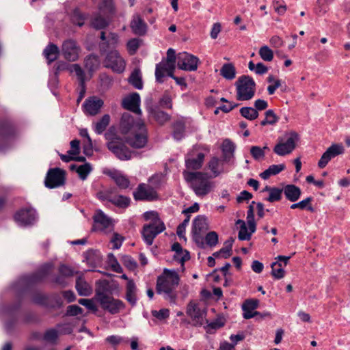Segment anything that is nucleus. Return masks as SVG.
Listing matches in <instances>:
<instances>
[{"mask_svg": "<svg viewBox=\"0 0 350 350\" xmlns=\"http://www.w3.org/2000/svg\"><path fill=\"white\" fill-rule=\"evenodd\" d=\"M126 299L132 306L136 304V286L132 280H129L126 284Z\"/></svg>", "mask_w": 350, "mask_h": 350, "instance_id": "nucleus-28", "label": "nucleus"}, {"mask_svg": "<svg viewBox=\"0 0 350 350\" xmlns=\"http://www.w3.org/2000/svg\"><path fill=\"white\" fill-rule=\"evenodd\" d=\"M62 306V300L59 295L57 294L49 296V308H60Z\"/></svg>", "mask_w": 350, "mask_h": 350, "instance_id": "nucleus-57", "label": "nucleus"}, {"mask_svg": "<svg viewBox=\"0 0 350 350\" xmlns=\"http://www.w3.org/2000/svg\"><path fill=\"white\" fill-rule=\"evenodd\" d=\"M108 21L101 16H96L92 21V25L96 29H103L107 27Z\"/></svg>", "mask_w": 350, "mask_h": 350, "instance_id": "nucleus-44", "label": "nucleus"}, {"mask_svg": "<svg viewBox=\"0 0 350 350\" xmlns=\"http://www.w3.org/2000/svg\"><path fill=\"white\" fill-rule=\"evenodd\" d=\"M186 313L191 319L194 326H202L205 322H208L206 319V308L196 301H191L188 304Z\"/></svg>", "mask_w": 350, "mask_h": 350, "instance_id": "nucleus-6", "label": "nucleus"}, {"mask_svg": "<svg viewBox=\"0 0 350 350\" xmlns=\"http://www.w3.org/2000/svg\"><path fill=\"white\" fill-rule=\"evenodd\" d=\"M142 126H146V124L140 118H135L128 112L122 114L120 124V129L122 134L126 135L134 132Z\"/></svg>", "mask_w": 350, "mask_h": 350, "instance_id": "nucleus-8", "label": "nucleus"}, {"mask_svg": "<svg viewBox=\"0 0 350 350\" xmlns=\"http://www.w3.org/2000/svg\"><path fill=\"white\" fill-rule=\"evenodd\" d=\"M126 143L134 148H144L148 142V131L146 126L126 134Z\"/></svg>", "mask_w": 350, "mask_h": 350, "instance_id": "nucleus-9", "label": "nucleus"}, {"mask_svg": "<svg viewBox=\"0 0 350 350\" xmlns=\"http://www.w3.org/2000/svg\"><path fill=\"white\" fill-rule=\"evenodd\" d=\"M282 189L274 187L269 192V196L266 200L269 202H274L280 201L282 198Z\"/></svg>", "mask_w": 350, "mask_h": 350, "instance_id": "nucleus-47", "label": "nucleus"}, {"mask_svg": "<svg viewBox=\"0 0 350 350\" xmlns=\"http://www.w3.org/2000/svg\"><path fill=\"white\" fill-rule=\"evenodd\" d=\"M237 89V99L238 100H249L252 99L256 91V83L248 75H243L239 77L235 82Z\"/></svg>", "mask_w": 350, "mask_h": 350, "instance_id": "nucleus-3", "label": "nucleus"}, {"mask_svg": "<svg viewBox=\"0 0 350 350\" xmlns=\"http://www.w3.org/2000/svg\"><path fill=\"white\" fill-rule=\"evenodd\" d=\"M129 198L123 196H113L111 199V203L120 207L127 206L129 204Z\"/></svg>", "mask_w": 350, "mask_h": 350, "instance_id": "nucleus-51", "label": "nucleus"}, {"mask_svg": "<svg viewBox=\"0 0 350 350\" xmlns=\"http://www.w3.org/2000/svg\"><path fill=\"white\" fill-rule=\"evenodd\" d=\"M51 268V264H46L43 265L37 272L29 277V283L34 284L41 282L50 273Z\"/></svg>", "mask_w": 350, "mask_h": 350, "instance_id": "nucleus-22", "label": "nucleus"}, {"mask_svg": "<svg viewBox=\"0 0 350 350\" xmlns=\"http://www.w3.org/2000/svg\"><path fill=\"white\" fill-rule=\"evenodd\" d=\"M204 159V154L200 152L196 158L187 159L186 160V166L189 170H199L202 167Z\"/></svg>", "mask_w": 350, "mask_h": 350, "instance_id": "nucleus-31", "label": "nucleus"}, {"mask_svg": "<svg viewBox=\"0 0 350 350\" xmlns=\"http://www.w3.org/2000/svg\"><path fill=\"white\" fill-rule=\"evenodd\" d=\"M34 303L48 307L49 296L42 293H36L32 297Z\"/></svg>", "mask_w": 350, "mask_h": 350, "instance_id": "nucleus-49", "label": "nucleus"}, {"mask_svg": "<svg viewBox=\"0 0 350 350\" xmlns=\"http://www.w3.org/2000/svg\"><path fill=\"white\" fill-rule=\"evenodd\" d=\"M282 190L286 198L291 202L297 201L301 194V189L295 185H287Z\"/></svg>", "mask_w": 350, "mask_h": 350, "instance_id": "nucleus-23", "label": "nucleus"}, {"mask_svg": "<svg viewBox=\"0 0 350 350\" xmlns=\"http://www.w3.org/2000/svg\"><path fill=\"white\" fill-rule=\"evenodd\" d=\"M150 113L154 120L161 125H163L170 120V116L159 109H151Z\"/></svg>", "mask_w": 350, "mask_h": 350, "instance_id": "nucleus-29", "label": "nucleus"}, {"mask_svg": "<svg viewBox=\"0 0 350 350\" xmlns=\"http://www.w3.org/2000/svg\"><path fill=\"white\" fill-rule=\"evenodd\" d=\"M107 174L114 180L116 184L120 189H126L129 187L130 181L125 176H123L116 171L109 172Z\"/></svg>", "mask_w": 350, "mask_h": 350, "instance_id": "nucleus-27", "label": "nucleus"}, {"mask_svg": "<svg viewBox=\"0 0 350 350\" xmlns=\"http://www.w3.org/2000/svg\"><path fill=\"white\" fill-rule=\"evenodd\" d=\"M259 305V301L256 299H246L243 305H242V310H254L256 309L258 307Z\"/></svg>", "mask_w": 350, "mask_h": 350, "instance_id": "nucleus-55", "label": "nucleus"}, {"mask_svg": "<svg viewBox=\"0 0 350 350\" xmlns=\"http://www.w3.org/2000/svg\"><path fill=\"white\" fill-rule=\"evenodd\" d=\"M220 75L226 80H232L236 77V68L232 63L224 64L220 69Z\"/></svg>", "mask_w": 350, "mask_h": 350, "instance_id": "nucleus-32", "label": "nucleus"}, {"mask_svg": "<svg viewBox=\"0 0 350 350\" xmlns=\"http://www.w3.org/2000/svg\"><path fill=\"white\" fill-rule=\"evenodd\" d=\"M183 175L185 180L191 183V188L198 196H206L213 187V183L209 180L211 176L207 173L185 171Z\"/></svg>", "mask_w": 350, "mask_h": 350, "instance_id": "nucleus-2", "label": "nucleus"}, {"mask_svg": "<svg viewBox=\"0 0 350 350\" xmlns=\"http://www.w3.org/2000/svg\"><path fill=\"white\" fill-rule=\"evenodd\" d=\"M224 325V321L221 319H216L215 321L208 323L205 329L208 334H213L214 331L222 327Z\"/></svg>", "mask_w": 350, "mask_h": 350, "instance_id": "nucleus-52", "label": "nucleus"}, {"mask_svg": "<svg viewBox=\"0 0 350 350\" xmlns=\"http://www.w3.org/2000/svg\"><path fill=\"white\" fill-rule=\"evenodd\" d=\"M85 67L90 72H93L98 68L100 60L97 55H90L88 56L84 61Z\"/></svg>", "mask_w": 350, "mask_h": 350, "instance_id": "nucleus-35", "label": "nucleus"}, {"mask_svg": "<svg viewBox=\"0 0 350 350\" xmlns=\"http://www.w3.org/2000/svg\"><path fill=\"white\" fill-rule=\"evenodd\" d=\"M299 140V135L295 132L286 133L284 137H279L273 152L279 156H284L291 153L296 147Z\"/></svg>", "mask_w": 350, "mask_h": 350, "instance_id": "nucleus-5", "label": "nucleus"}, {"mask_svg": "<svg viewBox=\"0 0 350 350\" xmlns=\"http://www.w3.org/2000/svg\"><path fill=\"white\" fill-rule=\"evenodd\" d=\"M131 28L135 34L144 36L146 32L147 25L140 16L135 15L131 21Z\"/></svg>", "mask_w": 350, "mask_h": 350, "instance_id": "nucleus-21", "label": "nucleus"}, {"mask_svg": "<svg viewBox=\"0 0 350 350\" xmlns=\"http://www.w3.org/2000/svg\"><path fill=\"white\" fill-rule=\"evenodd\" d=\"M109 263L111 265L112 269L117 273H122V268L118 262L116 258L114 256L113 254H109L108 255Z\"/></svg>", "mask_w": 350, "mask_h": 350, "instance_id": "nucleus-59", "label": "nucleus"}, {"mask_svg": "<svg viewBox=\"0 0 350 350\" xmlns=\"http://www.w3.org/2000/svg\"><path fill=\"white\" fill-rule=\"evenodd\" d=\"M57 337V331L55 329H50L46 331V332L43 335V340L48 342L53 343L56 341Z\"/></svg>", "mask_w": 350, "mask_h": 350, "instance_id": "nucleus-54", "label": "nucleus"}, {"mask_svg": "<svg viewBox=\"0 0 350 350\" xmlns=\"http://www.w3.org/2000/svg\"><path fill=\"white\" fill-rule=\"evenodd\" d=\"M271 275L275 279H281L284 278L285 271L282 267V264L280 262H274L271 264Z\"/></svg>", "mask_w": 350, "mask_h": 350, "instance_id": "nucleus-42", "label": "nucleus"}, {"mask_svg": "<svg viewBox=\"0 0 350 350\" xmlns=\"http://www.w3.org/2000/svg\"><path fill=\"white\" fill-rule=\"evenodd\" d=\"M79 303L84 306H85L90 310L92 312H96L98 310V308L96 306L94 301L93 299H80L79 300Z\"/></svg>", "mask_w": 350, "mask_h": 350, "instance_id": "nucleus-61", "label": "nucleus"}, {"mask_svg": "<svg viewBox=\"0 0 350 350\" xmlns=\"http://www.w3.org/2000/svg\"><path fill=\"white\" fill-rule=\"evenodd\" d=\"M253 232H248L247 228L246 226H240V230L238 234V238L239 240L243 241L247 240L249 241L251 239L252 234Z\"/></svg>", "mask_w": 350, "mask_h": 350, "instance_id": "nucleus-62", "label": "nucleus"}, {"mask_svg": "<svg viewBox=\"0 0 350 350\" xmlns=\"http://www.w3.org/2000/svg\"><path fill=\"white\" fill-rule=\"evenodd\" d=\"M122 261L124 265L129 269L133 270L137 267L136 262L130 256H123Z\"/></svg>", "mask_w": 350, "mask_h": 350, "instance_id": "nucleus-63", "label": "nucleus"}, {"mask_svg": "<svg viewBox=\"0 0 350 350\" xmlns=\"http://www.w3.org/2000/svg\"><path fill=\"white\" fill-rule=\"evenodd\" d=\"M199 62L198 57L185 52L178 55V68L183 70H196Z\"/></svg>", "mask_w": 350, "mask_h": 350, "instance_id": "nucleus-14", "label": "nucleus"}, {"mask_svg": "<svg viewBox=\"0 0 350 350\" xmlns=\"http://www.w3.org/2000/svg\"><path fill=\"white\" fill-rule=\"evenodd\" d=\"M207 229V224L204 216L198 215L193 222L192 232H202Z\"/></svg>", "mask_w": 350, "mask_h": 350, "instance_id": "nucleus-36", "label": "nucleus"}, {"mask_svg": "<svg viewBox=\"0 0 350 350\" xmlns=\"http://www.w3.org/2000/svg\"><path fill=\"white\" fill-rule=\"evenodd\" d=\"M258 54L262 59L266 62H271L273 59V52L267 45L260 48Z\"/></svg>", "mask_w": 350, "mask_h": 350, "instance_id": "nucleus-43", "label": "nucleus"}, {"mask_svg": "<svg viewBox=\"0 0 350 350\" xmlns=\"http://www.w3.org/2000/svg\"><path fill=\"white\" fill-rule=\"evenodd\" d=\"M179 281V276L175 271L165 269L157 278L156 291L158 294H164L166 299L174 304L177 297L176 288Z\"/></svg>", "mask_w": 350, "mask_h": 350, "instance_id": "nucleus-1", "label": "nucleus"}, {"mask_svg": "<svg viewBox=\"0 0 350 350\" xmlns=\"http://www.w3.org/2000/svg\"><path fill=\"white\" fill-rule=\"evenodd\" d=\"M129 82L133 85L135 88L141 90L143 88V83L142 80L140 70L139 69H135L131 73Z\"/></svg>", "mask_w": 350, "mask_h": 350, "instance_id": "nucleus-37", "label": "nucleus"}, {"mask_svg": "<svg viewBox=\"0 0 350 350\" xmlns=\"http://www.w3.org/2000/svg\"><path fill=\"white\" fill-rule=\"evenodd\" d=\"M103 105V100L96 96L87 99L83 103L85 111L91 116L97 114Z\"/></svg>", "mask_w": 350, "mask_h": 350, "instance_id": "nucleus-20", "label": "nucleus"}, {"mask_svg": "<svg viewBox=\"0 0 350 350\" xmlns=\"http://www.w3.org/2000/svg\"><path fill=\"white\" fill-rule=\"evenodd\" d=\"M76 289L81 296H88L92 292L90 285L81 276L77 279Z\"/></svg>", "mask_w": 350, "mask_h": 350, "instance_id": "nucleus-26", "label": "nucleus"}, {"mask_svg": "<svg viewBox=\"0 0 350 350\" xmlns=\"http://www.w3.org/2000/svg\"><path fill=\"white\" fill-rule=\"evenodd\" d=\"M110 122V116L108 114L104 115L102 118L96 123L95 131L98 134H101L109 125Z\"/></svg>", "mask_w": 350, "mask_h": 350, "instance_id": "nucleus-41", "label": "nucleus"}, {"mask_svg": "<svg viewBox=\"0 0 350 350\" xmlns=\"http://www.w3.org/2000/svg\"><path fill=\"white\" fill-rule=\"evenodd\" d=\"M66 180V172L58 167L49 170L45 180V186L49 189H53L63 186Z\"/></svg>", "mask_w": 350, "mask_h": 350, "instance_id": "nucleus-10", "label": "nucleus"}, {"mask_svg": "<svg viewBox=\"0 0 350 350\" xmlns=\"http://www.w3.org/2000/svg\"><path fill=\"white\" fill-rule=\"evenodd\" d=\"M92 170L90 163H85L77 167V172L82 180H85Z\"/></svg>", "mask_w": 350, "mask_h": 350, "instance_id": "nucleus-50", "label": "nucleus"}, {"mask_svg": "<svg viewBox=\"0 0 350 350\" xmlns=\"http://www.w3.org/2000/svg\"><path fill=\"white\" fill-rule=\"evenodd\" d=\"M79 51L80 47L76 40L73 39H67L62 44V54L68 61H77L79 58Z\"/></svg>", "mask_w": 350, "mask_h": 350, "instance_id": "nucleus-11", "label": "nucleus"}, {"mask_svg": "<svg viewBox=\"0 0 350 350\" xmlns=\"http://www.w3.org/2000/svg\"><path fill=\"white\" fill-rule=\"evenodd\" d=\"M140 40L137 38H133L127 43V48L131 54H134L139 46Z\"/></svg>", "mask_w": 350, "mask_h": 350, "instance_id": "nucleus-64", "label": "nucleus"}, {"mask_svg": "<svg viewBox=\"0 0 350 350\" xmlns=\"http://www.w3.org/2000/svg\"><path fill=\"white\" fill-rule=\"evenodd\" d=\"M157 197V193L150 186H146L144 184H140L137 191L134 193V198L139 200H151Z\"/></svg>", "mask_w": 350, "mask_h": 350, "instance_id": "nucleus-18", "label": "nucleus"}, {"mask_svg": "<svg viewBox=\"0 0 350 350\" xmlns=\"http://www.w3.org/2000/svg\"><path fill=\"white\" fill-rule=\"evenodd\" d=\"M14 218L21 225L31 224L36 219V211L33 208L23 209L16 213Z\"/></svg>", "mask_w": 350, "mask_h": 350, "instance_id": "nucleus-19", "label": "nucleus"}, {"mask_svg": "<svg viewBox=\"0 0 350 350\" xmlns=\"http://www.w3.org/2000/svg\"><path fill=\"white\" fill-rule=\"evenodd\" d=\"M140 97L138 93L134 92L127 97L122 99V106L124 109L135 113L138 115L141 114L139 108Z\"/></svg>", "mask_w": 350, "mask_h": 350, "instance_id": "nucleus-17", "label": "nucleus"}, {"mask_svg": "<svg viewBox=\"0 0 350 350\" xmlns=\"http://www.w3.org/2000/svg\"><path fill=\"white\" fill-rule=\"evenodd\" d=\"M94 225L92 230L94 231H111L113 229L112 222L110 218L101 211H97L93 217Z\"/></svg>", "mask_w": 350, "mask_h": 350, "instance_id": "nucleus-16", "label": "nucleus"}, {"mask_svg": "<svg viewBox=\"0 0 350 350\" xmlns=\"http://www.w3.org/2000/svg\"><path fill=\"white\" fill-rule=\"evenodd\" d=\"M165 229V224L159 218H156L154 221L144 225L142 232L144 241L147 245H151L156 236L164 231Z\"/></svg>", "mask_w": 350, "mask_h": 350, "instance_id": "nucleus-7", "label": "nucleus"}, {"mask_svg": "<svg viewBox=\"0 0 350 350\" xmlns=\"http://www.w3.org/2000/svg\"><path fill=\"white\" fill-rule=\"evenodd\" d=\"M241 115L249 120H254L258 117V112L254 108L244 107L240 109Z\"/></svg>", "mask_w": 350, "mask_h": 350, "instance_id": "nucleus-40", "label": "nucleus"}, {"mask_svg": "<svg viewBox=\"0 0 350 350\" xmlns=\"http://www.w3.org/2000/svg\"><path fill=\"white\" fill-rule=\"evenodd\" d=\"M94 299L100 304L103 310L112 314L118 313L124 308V304L121 300L114 299L111 295L104 292L97 291Z\"/></svg>", "mask_w": 350, "mask_h": 350, "instance_id": "nucleus-4", "label": "nucleus"}, {"mask_svg": "<svg viewBox=\"0 0 350 350\" xmlns=\"http://www.w3.org/2000/svg\"><path fill=\"white\" fill-rule=\"evenodd\" d=\"M173 137L176 140L181 139L185 135V122L183 120H178L172 124Z\"/></svg>", "mask_w": 350, "mask_h": 350, "instance_id": "nucleus-30", "label": "nucleus"}, {"mask_svg": "<svg viewBox=\"0 0 350 350\" xmlns=\"http://www.w3.org/2000/svg\"><path fill=\"white\" fill-rule=\"evenodd\" d=\"M312 200V197H308L307 198H306L297 203L293 204L291 206V209L300 208L301 210L307 208V210L313 213V212H314V209L310 204Z\"/></svg>", "mask_w": 350, "mask_h": 350, "instance_id": "nucleus-39", "label": "nucleus"}, {"mask_svg": "<svg viewBox=\"0 0 350 350\" xmlns=\"http://www.w3.org/2000/svg\"><path fill=\"white\" fill-rule=\"evenodd\" d=\"M345 151L344 146L340 144H332L329 147L326 151L323 154L321 159L318 162L319 168H324L329 161L335 157L342 154Z\"/></svg>", "mask_w": 350, "mask_h": 350, "instance_id": "nucleus-15", "label": "nucleus"}, {"mask_svg": "<svg viewBox=\"0 0 350 350\" xmlns=\"http://www.w3.org/2000/svg\"><path fill=\"white\" fill-rule=\"evenodd\" d=\"M118 41V36L115 33H109L106 42L100 44V51L105 52L108 49L113 48Z\"/></svg>", "mask_w": 350, "mask_h": 350, "instance_id": "nucleus-33", "label": "nucleus"}, {"mask_svg": "<svg viewBox=\"0 0 350 350\" xmlns=\"http://www.w3.org/2000/svg\"><path fill=\"white\" fill-rule=\"evenodd\" d=\"M250 153L255 160L262 159L265 156V152L260 146H254L250 148Z\"/></svg>", "mask_w": 350, "mask_h": 350, "instance_id": "nucleus-58", "label": "nucleus"}, {"mask_svg": "<svg viewBox=\"0 0 350 350\" xmlns=\"http://www.w3.org/2000/svg\"><path fill=\"white\" fill-rule=\"evenodd\" d=\"M167 66L164 65L162 63H159L157 64L155 69V77L156 80L159 83L163 82V78L165 76V73L166 72Z\"/></svg>", "mask_w": 350, "mask_h": 350, "instance_id": "nucleus-48", "label": "nucleus"}, {"mask_svg": "<svg viewBox=\"0 0 350 350\" xmlns=\"http://www.w3.org/2000/svg\"><path fill=\"white\" fill-rule=\"evenodd\" d=\"M223 159L224 161H229L231 158L234 157V152L235 150L234 144L229 139L224 140L221 145Z\"/></svg>", "mask_w": 350, "mask_h": 350, "instance_id": "nucleus-25", "label": "nucleus"}, {"mask_svg": "<svg viewBox=\"0 0 350 350\" xmlns=\"http://www.w3.org/2000/svg\"><path fill=\"white\" fill-rule=\"evenodd\" d=\"M205 241L210 247L215 246L218 243V234L215 231L209 232L205 237Z\"/></svg>", "mask_w": 350, "mask_h": 350, "instance_id": "nucleus-56", "label": "nucleus"}, {"mask_svg": "<svg viewBox=\"0 0 350 350\" xmlns=\"http://www.w3.org/2000/svg\"><path fill=\"white\" fill-rule=\"evenodd\" d=\"M161 63L165 66H170L171 68L173 66H175L176 63V55L175 51L172 49H169L167 52V58L165 60L162 61Z\"/></svg>", "mask_w": 350, "mask_h": 350, "instance_id": "nucleus-53", "label": "nucleus"}, {"mask_svg": "<svg viewBox=\"0 0 350 350\" xmlns=\"http://www.w3.org/2000/svg\"><path fill=\"white\" fill-rule=\"evenodd\" d=\"M71 19L72 22L74 24L79 27H81L84 24L85 16L83 13H81L78 9H76L73 11Z\"/></svg>", "mask_w": 350, "mask_h": 350, "instance_id": "nucleus-46", "label": "nucleus"}, {"mask_svg": "<svg viewBox=\"0 0 350 350\" xmlns=\"http://www.w3.org/2000/svg\"><path fill=\"white\" fill-rule=\"evenodd\" d=\"M59 52L60 51L56 44L50 43L44 49L43 55L47 59L48 64H50L57 59Z\"/></svg>", "mask_w": 350, "mask_h": 350, "instance_id": "nucleus-24", "label": "nucleus"}, {"mask_svg": "<svg viewBox=\"0 0 350 350\" xmlns=\"http://www.w3.org/2000/svg\"><path fill=\"white\" fill-rule=\"evenodd\" d=\"M107 148L121 160H129L131 158V152L118 138L109 142Z\"/></svg>", "mask_w": 350, "mask_h": 350, "instance_id": "nucleus-13", "label": "nucleus"}, {"mask_svg": "<svg viewBox=\"0 0 350 350\" xmlns=\"http://www.w3.org/2000/svg\"><path fill=\"white\" fill-rule=\"evenodd\" d=\"M285 169L284 164L272 165L268 169L262 172L260 176L262 178L266 180L271 176H274L279 174L280 172Z\"/></svg>", "mask_w": 350, "mask_h": 350, "instance_id": "nucleus-34", "label": "nucleus"}, {"mask_svg": "<svg viewBox=\"0 0 350 350\" xmlns=\"http://www.w3.org/2000/svg\"><path fill=\"white\" fill-rule=\"evenodd\" d=\"M219 163V159L217 157H213L208 162V167L213 172L214 177L219 176L220 174V172L217 170Z\"/></svg>", "mask_w": 350, "mask_h": 350, "instance_id": "nucleus-60", "label": "nucleus"}, {"mask_svg": "<svg viewBox=\"0 0 350 350\" xmlns=\"http://www.w3.org/2000/svg\"><path fill=\"white\" fill-rule=\"evenodd\" d=\"M70 71L75 72L78 80L79 81V85L85 90V74L82 68L79 64H72L70 66Z\"/></svg>", "mask_w": 350, "mask_h": 350, "instance_id": "nucleus-38", "label": "nucleus"}, {"mask_svg": "<svg viewBox=\"0 0 350 350\" xmlns=\"http://www.w3.org/2000/svg\"><path fill=\"white\" fill-rule=\"evenodd\" d=\"M247 220L250 231L254 232L256 231V223L254 221V207L252 206H249L248 207Z\"/></svg>", "mask_w": 350, "mask_h": 350, "instance_id": "nucleus-45", "label": "nucleus"}, {"mask_svg": "<svg viewBox=\"0 0 350 350\" xmlns=\"http://www.w3.org/2000/svg\"><path fill=\"white\" fill-rule=\"evenodd\" d=\"M104 64L105 67L111 68L114 72L119 73L122 72L125 68L124 59L116 50L110 51L107 55Z\"/></svg>", "mask_w": 350, "mask_h": 350, "instance_id": "nucleus-12", "label": "nucleus"}]
</instances>
